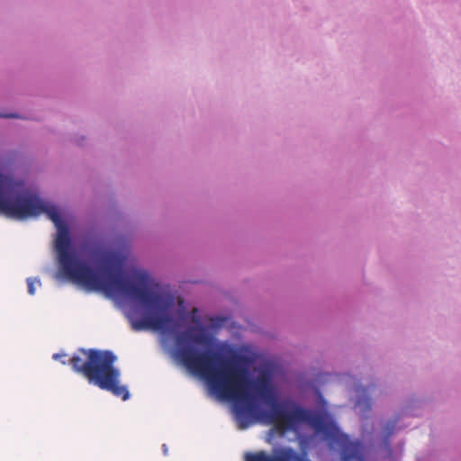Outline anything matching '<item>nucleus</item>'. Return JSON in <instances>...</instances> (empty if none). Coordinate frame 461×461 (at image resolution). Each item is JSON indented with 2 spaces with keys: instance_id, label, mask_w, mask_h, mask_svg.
I'll use <instances>...</instances> for the list:
<instances>
[{
  "instance_id": "nucleus-5",
  "label": "nucleus",
  "mask_w": 461,
  "mask_h": 461,
  "mask_svg": "<svg viewBox=\"0 0 461 461\" xmlns=\"http://www.w3.org/2000/svg\"><path fill=\"white\" fill-rule=\"evenodd\" d=\"M187 336L190 340L199 345H210L213 340L212 336L208 334L202 325L190 328Z\"/></svg>"
},
{
  "instance_id": "nucleus-7",
  "label": "nucleus",
  "mask_w": 461,
  "mask_h": 461,
  "mask_svg": "<svg viewBox=\"0 0 461 461\" xmlns=\"http://www.w3.org/2000/svg\"><path fill=\"white\" fill-rule=\"evenodd\" d=\"M361 408L363 411H370L371 409V399L367 397L359 398L356 403Z\"/></svg>"
},
{
  "instance_id": "nucleus-12",
  "label": "nucleus",
  "mask_w": 461,
  "mask_h": 461,
  "mask_svg": "<svg viewBox=\"0 0 461 461\" xmlns=\"http://www.w3.org/2000/svg\"><path fill=\"white\" fill-rule=\"evenodd\" d=\"M60 357H62V355H59V354H54L53 355V358L54 359H59Z\"/></svg>"
},
{
  "instance_id": "nucleus-4",
  "label": "nucleus",
  "mask_w": 461,
  "mask_h": 461,
  "mask_svg": "<svg viewBox=\"0 0 461 461\" xmlns=\"http://www.w3.org/2000/svg\"><path fill=\"white\" fill-rule=\"evenodd\" d=\"M246 461H304L303 457L290 447H281L268 454L266 451L249 453Z\"/></svg>"
},
{
  "instance_id": "nucleus-10",
  "label": "nucleus",
  "mask_w": 461,
  "mask_h": 461,
  "mask_svg": "<svg viewBox=\"0 0 461 461\" xmlns=\"http://www.w3.org/2000/svg\"><path fill=\"white\" fill-rule=\"evenodd\" d=\"M192 321L198 324L200 320L197 316L194 315L193 318H192Z\"/></svg>"
},
{
  "instance_id": "nucleus-1",
  "label": "nucleus",
  "mask_w": 461,
  "mask_h": 461,
  "mask_svg": "<svg viewBox=\"0 0 461 461\" xmlns=\"http://www.w3.org/2000/svg\"><path fill=\"white\" fill-rule=\"evenodd\" d=\"M176 356L192 373L204 378L210 388L222 399L232 402L239 429H246L256 422L273 424L281 432L295 431L299 424L310 425L330 444L339 447L341 461H366L365 447L351 440L321 413H314L298 405L285 408L279 403L271 376L263 372L250 377L246 356L229 348L228 358L217 353L202 352L186 344L184 335L176 337Z\"/></svg>"
},
{
  "instance_id": "nucleus-11",
  "label": "nucleus",
  "mask_w": 461,
  "mask_h": 461,
  "mask_svg": "<svg viewBox=\"0 0 461 461\" xmlns=\"http://www.w3.org/2000/svg\"><path fill=\"white\" fill-rule=\"evenodd\" d=\"M162 448H163V452H164V454H165V455H167L168 448H167V445H165V444H164V445L162 446Z\"/></svg>"
},
{
  "instance_id": "nucleus-3",
  "label": "nucleus",
  "mask_w": 461,
  "mask_h": 461,
  "mask_svg": "<svg viewBox=\"0 0 461 461\" xmlns=\"http://www.w3.org/2000/svg\"><path fill=\"white\" fill-rule=\"evenodd\" d=\"M116 357L112 351L80 348L69 359L72 369L89 384L126 401L130 397L126 386L121 385L120 371L114 366Z\"/></svg>"
},
{
  "instance_id": "nucleus-2",
  "label": "nucleus",
  "mask_w": 461,
  "mask_h": 461,
  "mask_svg": "<svg viewBox=\"0 0 461 461\" xmlns=\"http://www.w3.org/2000/svg\"><path fill=\"white\" fill-rule=\"evenodd\" d=\"M0 213L18 220L45 213L57 229L54 249L59 274L87 289L117 291L127 297V279L123 277L122 259L117 253L104 252L101 257L104 274L95 271L86 261L72 253L69 230L62 221L58 208L43 203L38 196L29 193L14 194L11 180L1 173Z\"/></svg>"
},
{
  "instance_id": "nucleus-13",
  "label": "nucleus",
  "mask_w": 461,
  "mask_h": 461,
  "mask_svg": "<svg viewBox=\"0 0 461 461\" xmlns=\"http://www.w3.org/2000/svg\"><path fill=\"white\" fill-rule=\"evenodd\" d=\"M192 312H193V313L194 314V313H196V312H197V309H195V308H194V309H193V311H192Z\"/></svg>"
},
{
  "instance_id": "nucleus-9",
  "label": "nucleus",
  "mask_w": 461,
  "mask_h": 461,
  "mask_svg": "<svg viewBox=\"0 0 461 461\" xmlns=\"http://www.w3.org/2000/svg\"><path fill=\"white\" fill-rule=\"evenodd\" d=\"M0 117H4V118H16L17 115L13 114V113H10V114H1L0 113Z\"/></svg>"
},
{
  "instance_id": "nucleus-6",
  "label": "nucleus",
  "mask_w": 461,
  "mask_h": 461,
  "mask_svg": "<svg viewBox=\"0 0 461 461\" xmlns=\"http://www.w3.org/2000/svg\"><path fill=\"white\" fill-rule=\"evenodd\" d=\"M397 420H398L395 419V420H390L386 423V425L384 429V434L385 440H388L389 438L392 436V434H393V432L395 430Z\"/></svg>"
},
{
  "instance_id": "nucleus-8",
  "label": "nucleus",
  "mask_w": 461,
  "mask_h": 461,
  "mask_svg": "<svg viewBox=\"0 0 461 461\" xmlns=\"http://www.w3.org/2000/svg\"><path fill=\"white\" fill-rule=\"evenodd\" d=\"M35 284L40 285L41 283L36 278H27L28 293L31 295H33L35 294Z\"/></svg>"
}]
</instances>
